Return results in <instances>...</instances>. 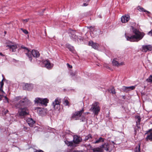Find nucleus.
Here are the masks:
<instances>
[{
  "instance_id": "53",
  "label": "nucleus",
  "mask_w": 152,
  "mask_h": 152,
  "mask_svg": "<svg viewBox=\"0 0 152 152\" xmlns=\"http://www.w3.org/2000/svg\"><path fill=\"white\" fill-rule=\"evenodd\" d=\"M39 111H40V112H41V109H39V110H37V112H39Z\"/></svg>"
},
{
  "instance_id": "52",
  "label": "nucleus",
  "mask_w": 152,
  "mask_h": 152,
  "mask_svg": "<svg viewBox=\"0 0 152 152\" xmlns=\"http://www.w3.org/2000/svg\"><path fill=\"white\" fill-rule=\"evenodd\" d=\"M0 55L1 56H3V54L1 53H0Z\"/></svg>"
},
{
  "instance_id": "51",
  "label": "nucleus",
  "mask_w": 152,
  "mask_h": 152,
  "mask_svg": "<svg viewBox=\"0 0 152 152\" xmlns=\"http://www.w3.org/2000/svg\"><path fill=\"white\" fill-rule=\"evenodd\" d=\"M98 17L99 18H102V16L101 15H99L98 16Z\"/></svg>"
},
{
  "instance_id": "50",
  "label": "nucleus",
  "mask_w": 152,
  "mask_h": 152,
  "mask_svg": "<svg viewBox=\"0 0 152 152\" xmlns=\"http://www.w3.org/2000/svg\"><path fill=\"white\" fill-rule=\"evenodd\" d=\"M124 62H121L120 64V65H124Z\"/></svg>"
},
{
  "instance_id": "7",
  "label": "nucleus",
  "mask_w": 152,
  "mask_h": 152,
  "mask_svg": "<svg viewBox=\"0 0 152 152\" xmlns=\"http://www.w3.org/2000/svg\"><path fill=\"white\" fill-rule=\"evenodd\" d=\"M18 108L19 109L18 113L20 116H24L28 115V110L26 107H20Z\"/></svg>"
},
{
  "instance_id": "42",
  "label": "nucleus",
  "mask_w": 152,
  "mask_h": 152,
  "mask_svg": "<svg viewBox=\"0 0 152 152\" xmlns=\"http://www.w3.org/2000/svg\"><path fill=\"white\" fill-rule=\"evenodd\" d=\"M83 151L82 150H74L73 151V152H83Z\"/></svg>"
},
{
  "instance_id": "15",
  "label": "nucleus",
  "mask_w": 152,
  "mask_h": 152,
  "mask_svg": "<svg viewBox=\"0 0 152 152\" xmlns=\"http://www.w3.org/2000/svg\"><path fill=\"white\" fill-rule=\"evenodd\" d=\"M88 45L91 46L93 48L96 50H97L99 47V45L98 43H94L93 41L89 42Z\"/></svg>"
},
{
  "instance_id": "2",
  "label": "nucleus",
  "mask_w": 152,
  "mask_h": 152,
  "mask_svg": "<svg viewBox=\"0 0 152 152\" xmlns=\"http://www.w3.org/2000/svg\"><path fill=\"white\" fill-rule=\"evenodd\" d=\"M84 112V108L80 111L75 112L72 115L71 119H74L75 120H80L81 122H87V119H86L84 115H82L83 113Z\"/></svg>"
},
{
  "instance_id": "5",
  "label": "nucleus",
  "mask_w": 152,
  "mask_h": 152,
  "mask_svg": "<svg viewBox=\"0 0 152 152\" xmlns=\"http://www.w3.org/2000/svg\"><path fill=\"white\" fill-rule=\"evenodd\" d=\"M30 103V101L26 97H25L20 100L18 103L15 104V106L17 108L26 107Z\"/></svg>"
},
{
  "instance_id": "30",
  "label": "nucleus",
  "mask_w": 152,
  "mask_h": 152,
  "mask_svg": "<svg viewBox=\"0 0 152 152\" xmlns=\"http://www.w3.org/2000/svg\"><path fill=\"white\" fill-rule=\"evenodd\" d=\"M63 103L65 106H68L69 107V102L67 99H64Z\"/></svg>"
},
{
  "instance_id": "37",
  "label": "nucleus",
  "mask_w": 152,
  "mask_h": 152,
  "mask_svg": "<svg viewBox=\"0 0 152 152\" xmlns=\"http://www.w3.org/2000/svg\"><path fill=\"white\" fill-rule=\"evenodd\" d=\"M136 126L137 127V128L138 129H140V123H136Z\"/></svg>"
},
{
  "instance_id": "6",
  "label": "nucleus",
  "mask_w": 152,
  "mask_h": 152,
  "mask_svg": "<svg viewBox=\"0 0 152 152\" xmlns=\"http://www.w3.org/2000/svg\"><path fill=\"white\" fill-rule=\"evenodd\" d=\"M34 102L35 103L37 104H41V105H44L45 106L47 105V104L49 102L48 99L37 98H35Z\"/></svg>"
},
{
  "instance_id": "23",
  "label": "nucleus",
  "mask_w": 152,
  "mask_h": 152,
  "mask_svg": "<svg viewBox=\"0 0 152 152\" xmlns=\"http://www.w3.org/2000/svg\"><path fill=\"white\" fill-rule=\"evenodd\" d=\"M104 139L102 137H100L98 139L92 142L93 144L98 143L101 142H103L104 141Z\"/></svg>"
},
{
  "instance_id": "22",
  "label": "nucleus",
  "mask_w": 152,
  "mask_h": 152,
  "mask_svg": "<svg viewBox=\"0 0 152 152\" xmlns=\"http://www.w3.org/2000/svg\"><path fill=\"white\" fill-rule=\"evenodd\" d=\"M25 88H24V89L27 90L28 91H30L31 90L32 88V85L30 84H26L25 85Z\"/></svg>"
},
{
  "instance_id": "45",
  "label": "nucleus",
  "mask_w": 152,
  "mask_h": 152,
  "mask_svg": "<svg viewBox=\"0 0 152 152\" xmlns=\"http://www.w3.org/2000/svg\"><path fill=\"white\" fill-rule=\"evenodd\" d=\"M21 48H23V49H26V50L28 51H28H29V50H28V48H26V47H24V46L22 47H22H21Z\"/></svg>"
},
{
  "instance_id": "4",
  "label": "nucleus",
  "mask_w": 152,
  "mask_h": 152,
  "mask_svg": "<svg viewBox=\"0 0 152 152\" xmlns=\"http://www.w3.org/2000/svg\"><path fill=\"white\" fill-rule=\"evenodd\" d=\"M100 110V108L99 106V103L98 102H95L93 103L90 110L92 112L94 115H98Z\"/></svg>"
},
{
  "instance_id": "9",
  "label": "nucleus",
  "mask_w": 152,
  "mask_h": 152,
  "mask_svg": "<svg viewBox=\"0 0 152 152\" xmlns=\"http://www.w3.org/2000/svg\"><path fill=\"white\" fill-rule=\"evenodd\" d=\"M61 103V99L58 97L56 98L55 101L52 104V105L55 109L59 110L60 109V104Z\"/></svg>"
},
{
  "instance_id": "26",
  "label": "nucleus",
  "mask_w": 152,
  "mask_h": 152,
  "mask_svg": "<svg viewBox=\"0 0 152 152\" xmlns=\"http://www.w3.org/2000/svg\"><path fill=\"white\" fill-rule=\"evenodd\" d=\"M92 138V135L91 134H88V135L86 136L84 139V140L85 141H86L88 140L91 139Z\"/></svg>"
},
{
  "instance_id": "56",
  "label": "nucleus",
  "mask_w": 152,
  "mask_h": 152,
  "mask_svg": "<svg viewBox=\"0 0 152 152\" xmlns=\"http://www.w3.org/2000/svg\"><path fill=\"white\" fill-rule=\"evenodd\" d=\"M1 10H0V12H1ZM1 12H0V14H1Z\"/></svg>"
},
{
  "instance_id": "33",
  "label": "nucleus",
  "mask_w": 152,
  "mask_h": 152,
  "mask_svg": "<svg viewBox=\"0 0 152 152\" xmlns=\"http://www.w3.org/2000/svg\"><path fill=\"white\" fill-rule=\"evenodd\" d=\"M109 91L112 94H115L116 93V92L115 91V89L113 87L110 89L109 90Z\"/></svg>"
},
{
  "instance_id": "32",
  "label": "nucleus",
  "mask_w": 152,
  "mask_h": 152,
  "mask_svg": "<svg viewBox=\"0 0 152 152\" xmlns=\"http://www.w3.org/2000/svg\"><path fill=\"white\" fill-rule=\"evenodd\" d=\"M135 118L137 120L136 123H140L141 119L140 117L139 116L137 115L136 116Z\"/></svg>"
},
{
  "instance_id": "10",
  "label": "nucleus",
  "mask_w": 152,
  "mask_h": 152,
  "mask_svg": "<svg viewBox=\"0 0 152 152\" xmlns=\"http://www.w3.org/2000/svg\"><path fill=\"white\" fill-rule=\"evenodd\" d=\"M3 80L0 82V101L2 100L3 97H4L5 99L6 100L7 102H8V99L6 96H4V94H5L4 92L3 91L2 88L4 85V83L3 82Z\"/></svg>"
},
{
  "instance_id": "8",
  "label": "nucleus",
  "mask_w": 152,
  "mask_h": 152,
  "mask_svg": "<svg viewBox=\"0 0 152 152\" xmlns=\"http://www.w3.org/2000/svg\"><path fill=\"white\" fill-rule=\"evenodd\" d=\"M7 45L6 46V47L8 48L10 51L12 52L16 51L17 48V45L16 44L11 41H9L7 43Z\"/></svg>"
},
{
  "instance_id": "54",
  "label": "nucleus",
  "mask_w": 152,
  "mask_h": 152,
  "mask_svg": "<svg viewBox=\"0 0 152 152\" xmlns=\"http://www.w3.org/2000/svg\"><path fill=\"white\" fill-rule=\"evenodd\" d=\"M4 34H6V33H7V32H6V31H4Z\"/></svg>"
},
{
  "instance_id": "13",
  "label": "nucleus",
  "mask_w": 152,
  "mask_h": 152,
  "mask_svg": "<svg viewBox=\"0 0 152 152\" xmlns=\"http://www.w3.org/2000/svg\"><path fill=\"white\" fill-rule=\"evenodd\" d=\"M142 48V51L145 53L147 51H151L152 50V46L151 45H143Z\"/></svg>"
},
{
  "instance_id": "24",
  "label": "nucleus",
  "mask_w": 152,
  "mask_h": 152,
  "mask_svg": "<svg viewBox=\"0 0 152 152\" xmlns=\"http://www.w3.org/2000/svg\"><path fill=\"white\" fill-rule=\"evenodd\" d=\"M66 47L68 48L69 50L72 52V53H74L75 51L74 48L71 45L69 44H67L66 45Z\"/></svg>"
},
{
  "instance_id": "3",
  "label": "nucleus",
  "mask_w": 152,
  "mask_h": 152,
  "mask_svg": "<svg viewBox=\"0 0 152 152\" xmlns=\"http://www.w3.org/2000/svg\"><path fill=\"white\" fill-rule=\"evenodd\" d=\"M26 55L28 57L31 62L32 60V55L33 57L36 58H38L40 56L39 52L36 50H33L31 51H28V52L26 53Z\"/></svg>"
},
{
  "instance_id": "57",
  "label": "nucleus",
  "mask_w": 152,
  "mask_h": 152,
  "mask_svg": "<svg viewBox=\"0 0 152 152\" xmlns=\"http://www.w3.org/2000/svg\"><path fill=\"white\" fill-rule=\"evenodd\" d=\"M6 111H7V112H8V110H6Z\"/></svg>"
},
{
  "instance_id": "47",
  "label": "nucleus",
  "mask_w": 152,
  "mask_h": 152,
  "mask_svg": "<svg viewBox=\"0 0 152 152\" xmlns=\"http://www.w3.org/2000/svg\"><path fill=\"white\" fill-rule=\"evenodd\" d=\"M88 4L87 3H84L83 4V6H88Z\"/></svg>"
},
{
  "instance_id": "43",
  "label": "nucleus",
  "mask_w": 152,
  "mask_h": 152,
  "mask_svg": "<svg viewBox=\"0 0 152 152\" xmlns=\"http://www.w3.org/2000/svg\"><path fill=\"white\" fill-rule=\"evenodd\" d=\"M148 34L149 35H151V36H152V29L150 31L148 32Z\"/></svg>"
},
{
  "instance_id": "11",
  "label": "nucleus",
  "mask_w": 152,
  "mask_h": 152,
  "mask_svg": "<svg viewBox=\"0 0 152 152\" xmlns=\"http://www.w3.org/2000/svg\"><path fill=\"white\" fill-rule=\"evenodd\" d=\"M82 139L81 137L77 135H74L73 136V140L72 141L74 144L76 145L79 144L82 141Z\"/></svg>"
},
{
  "instance_id": "21",
  "label": "nucleus",
  "mask_w": 152,
  "mask_h": 152,
  "mask_svg": "<svg viewBox=\"0 0 152 152\" xmlns=\"http://www.w3.org/2000/svg\"><path fill=\"white\" fill-rule=\"evenodd\" d=\"M100 147L101 148V149H102V150H103L106 151H108V145L106 143H105L104 144L102 145L101 146H100Z\"/></svg>"
},
{
  "instance_id": "1",
  "label": "nucleus",
  "mask_w": 152,
  "mask_h": 152,
  "mask_svg": "<svg viewBox=\"0 0 152 152\" xmlns=\"http://www.w3.org/2000/svg\"><path fill=\"white\" fill-rule=\"evenodd\" d=\"M131 28L133 34L131 36H129L125 34V36L127 40L132 42H137L141 40L145 35L143 32H140L132 26H131Z\"/></svg>"
},
{
  "instance_id": "34",
  "label": "nucleus",
  "mask_w": 152,
  "mask_h": 152,
  "mask_svg": "<svg viewBox=\"0 0 152 152\" xmlns=\"http://www.w3.org/2000/svg\"><path fill=\"white\" fill-rule=\"evenodd\" d=\"M23 129L24 131L26 132L28 131L29 130V129H30V128H29L25 126H23Z\"/></svg>"
},
{
  "instance_id": "36",
  "label": "nucleus",
  "mask_w": 152,
  "mask_h": 152,
  "mask_svg": "<svg viewBox=\"0 0 152 152\" xmlns=\"http://www.w3.org/2000/svg\"><path fill=\"white\" fill-rule=\"evenodd\" d=\"M28 20H29V19H22L21 20L24 23H27L28 21Z\"/></svg>"
},
{
  "instance_id": "35",
  "label": "nucleus",
  "mask_w": 152,
  "mask_h": 152,
  "mask_svg": "<svg viewBox=\"0 0 152 152\" xmlns=\"http://www.w3.org/2000/svg\"><path fill=\"white\" fill-rule=\"evenodd\" d=\"M20 29L25 34H27L28 33V31L27 30L22 28H21Z\"/></svg>"
},
{
  "instance_id": "18",
  "label": "nucleus",
  "mask_w": 152,
  "mask_h": 152,
  "mask_svg": "<svg viewBox=\"0 0 152 152\" xmlns=\"http://www.w3.org/2000/svg\"><path fill=\"white\" fill-rule=\"evenodd\" d=\"M71 35H70L71 38L74 40L76 41L78 39V37L75 34V31L72 30V32H70Z\"/></svg>"
},
{
  "instance_id": "55",
  "label": "nucleus",
  "mask_w": 152,
  "mask_h": 152,
  "mask_svg": "<svg viewBox=\"0 0 152 152\" xmlns=\"http://www.w3.org/2000/svg\"><path fill=\"white\" fill-rule=\"evenodd\" d=\"M87 114H89L90 113L89 112L87 113Z\"/></svg>"
},
{
  "instance_id": "31",
  "label": "nucleus",
  "mask_w": 152,
  "mask_h": 152,
  "mask_svg": "<svg viewBox=\"0 0 152 152\" xmlns=\"http://www.w3.org/2000/svg\"><path fill=\"white\" fill-rule=\"evenodd\" d=\"M146 81L148 83H152V75H150L148 78L146 80Z\"/></svg>"
},
{
  "instance_id": "38",
  "label": "nucleus",
  "mask_w": 152,
  "mask_h": 152,
  "mask_svg": "<svg viewBox=\"0 0 152 152\" xmlns=\"http://www.w3.org/2000/svg\"><path fill=\"white\" fill-rule=\"evenodd\" d=\"M77 74V73L76 72H72L71 73L70 75L72 76H75L76 74Z\"/></svg>"
},
{
  "instance_id": "14",
  "label": "nucleus",
  "mask_w": 152,
  "mask_h": 152,
  "mask_svg": "<svg viewBox=\"0 0 152 152\" xmlns=\"http://www.w3.org/2000/svg\"><path fill=\"white\" fill-rule=\"evenodd\" d=\"M147 134V136L145 139L147 140L151 141L152 140V129L146 131L145 135Z\"/></svg>"
},
{
  "instance_id": "17",
  "label": "nucleus",
  "mask_w": 152,
  "mask_h": 152,
  "mask_svg": "<svg viewBox=\"0 0 152 152\" xmlns=\"http://www.w3.org/2000/svg\"><path fill=\"white\" fill-rule=\"evenodd\" d=\"M64 142L65 144L68 147H75L77 146L76 145H75V144H74L72 141H69L67 140H66L64 141Z\"/></svg>"
},
{
  "instance_id": "49",
  "label": "nucleus",
  "mask_w": 152,
  "mask_h": 152,
  "mask_svg": "<svg viewBox=\"0 0 152 152\" xmlns=\"http://www.w3.org/2000/svg\"><path fill=\"white\" fill-rule=\"evenodd\" d=\"M88 28H89L90 30H91V28H93L91 26H89V27H88Z\"/></svg>"
},
{
  "instance_id": "29",
  "label": "nucleus",
  "mask_w": 152,
  "mask_h": 152,
  "mask_svg": "<svg viewBox=\"0 0 152 152\" xmlns=\"http://www.w3.org/2000/svg\"><path fill=\"white\" fill-rule=\"evenodd\" d=\"M137 10L140 12H145L146 11V10H145L144 8L140 6H138L137 8Z\"/></svg>"
},
{
  "instance_id": "25",
  "label": "nucleus",
  "mask_w": 152,
  "mask_h": 152,
  "mask_svg": "<svg viewBox=\"0 0 152 152\" xmlns=\"http://www.w3.org/2000/svg\"><path fill=\"white\" fill-rule=\"evenodd\" d=\"M92 150L94 152H102V150L100 147L94 148Z\"/></svg>"
},
{
  "instance_id": "28",
  "label": "nucleus",
  "mask_w": 152,
  "mask_h": 152,
  "mask_svg": "<svg viewBox=\"0 0 152 152\" xmlns=\"http://www.w3.org/2000/svg\"><path fill=\"white\" fill-rule=\"evenodd\" d=\"M113 65L115 66H118L120 65V64L117 61L113 60L112 61Z\"/></svg>"
},
{
  "instance_id": "46",
  "label": "nucleus",
  "mask_w": 152,
  "mask_h": 152,
  "mask_svg": "<svg viewBox=\"0 0 152 152\" xmlns=\"http://www.w3.org/2000/svg\"><path fill=\"white\" fill-rule=\"evenodd\" d=\"M67 66H68L69 68H72V66L71 65H70L69 64L67 63Z\"/></svg>"
},
{
  "instance_id": "44",
  "label": "nucleus",
  "mask_w": 152,
  "mask_h": 152,
  "mask_svg": "<svg viewBox=\"0 0 152 152\" xmlns=\"http://www.w3.org/2000/svg\"><path fill=\"white\" fill-rule=\"evenodd\" d=\"M135 134H136L137 133V131H138V129H137L136 128H134Z\"/></svg>"
},
{
  "instance_id": "12",
  "label": "nucleus",
  "mask_w": 152,
  "mask_h": 152,
  "mask_svg": "<svg viewBox=\"0 0 152 152\" xmlns=\"http://www.w3.org/2000/svg\"><path fill=\"white\" fill-rule=\"evenodd\" d=\"M43 64L45 67L49 69H51L53 66V64L51 63L50 61L48 60L44 61L43 62Z\"/></svg>"
},
{
  "instance_id": "39",
  "label": "nucleus",
  "mask_w": 152,
  "mask_h": 152,
  "mask_svg": "<svg viewBox=\"0 0 152 152\" xmlns=\"http://www.w3.org/2000/svg\"><path fill=\"white\" fill-rule=\"evenodd\" d=\"M145 12H146V14L148 16H149L151 14V12L148 11L146 10V11H145Z\"/></svg>"
},
{
  "instance_id": "27",
  "label": "nucleus",
  "mask_w": 152,
  "mask_h": 152,
  "mask_svg": "<svg viewBox=\"0 0 152 152\" xmlns=\"http://www.w3.org/2000/svg\"><path fill=\"white\" fill-rule=\"evenodd\" d=\"M141 144L139 143L138 144V146L135 149V152H141L140 151V146Z\"/></svg>"
},
{
  "instance_id": "20",
  "label": "nucleus",
  "mask_w": 152,
  "mask_h": 152,
  "mask_svg": "<svg viewBox=\"0 0 152 152\" xmlns=\"http://www.w3.org/2000/svg\"><path fill=\"white\" fill-rule=\"evenodd\" d=\"M26 122L28 125L30 127L33 126V125L35 123V121H34L32 118H28L26 120Z\"/></svg>"
},
{
  "instance_id": "48",
  "label": "nucleus",
  "mask_w": 152,
  "mask_h": 152,
  "mask_svg": "<svg viewBox=\"0 0 152 152\" xmlns=\"http://www.w3.org/2000/svg\"><path fill=\"white\" fill-rule=\"evenodd\" d=\"M91 0H83L84 2L87 3L89 1Z\"/></svg>"
},
{
  "instance_id": "41",
  "label": "nucleus",
  "mask_w": 152,
  "mask_h": 152,
  "mask_svg": "<svg viewBox=\"0 0 152 152\" xmlns=\"http://www.w3.org/2000/svg\"><path fill=\"white\" fill-rule=\"evenodd\" d=\"M21 99V97L20 96L17 97L15 98V99L16 100H18Z\"/></svg>"
},
{
  "instance_id": "16",
  "label": "nucleus",
  "mask_w": 152,
  "mask_h": 152,
  "mask_svg": "<svg viewBox=\"0 0 152 152\" xmlns=\"http://www.w3.org/2000/svg\"><path fill=\"white\" fill-rule=\"evenodd\" d=\"M130 18L129 15H125L123 16L121 18V21L122 23L127 22L130 19Z\"/></svg>"
},
{
  "instance_id": "40",
  "label": "nucleus",
  "mask_w": 152,
  "mask_h": 152,
  "mask_svg": "<svg viewBox=\"0 0 152 152\" xmlns=\"http://www.w3.org/2000/svg\"><path fill=\"white\" fill-rule=\"evenodd\" d=\"M34 152H44L43 151L41 150H35Z\"/></svg>"
},
{
  "instance_id": "19",
  "label": "nucleus",
  "mask_w": 152,
  "mask_h": 152,
  "mask_svg": "<svg viewBox=\"0 0 152 152\" xmlns=\"http://www.w3.org/2000/svg\"><path fill=\"white\" fill-rule=\"evenodd\" d=\"M135 88L134 86H131L129 87H126L125 86H123L122 88V90L124 92H127L128 91H129L131 90H133Z\"/></svg>"
}]
</instances>
